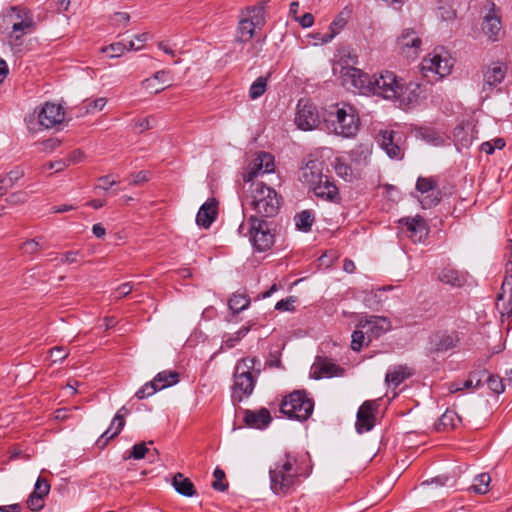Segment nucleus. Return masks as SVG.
Here are the masks:
<instances>
[{
	"label": "nucleus",
	"mask_w": 512,
	"mask_h": 512,
	"mask_svg": "<svg viewBox=\"0 0 512 512\" xmlns=\"http://www.w3.org/2000/svg\"><path fill=\"white\" fill-rule=\"evenodd\" d=\"M296 463V457L290 452H285L270 466V489L275 495L287 496L294 489L300 476Z\"/></svg>",
	"instance_id": "1"
},
{
	"label": "nucleus",
	"mask_w": 512,
	"mask_h": 512,
	"mask_svg": "<svg viewBox=\"0 0 512 512\" xmlns=\"http://www.w3.org/2000/svg\"><path fill=\"white\" fill-rule=\"evenodd\" d=\"M261 373V362L256 357H245L237 361L233 373L231 399L240 403L252 395Z\"/></svg>",
	"instance_id": "2"
},
{
	"label": "nucleus",
	"mask_w": 512,
	"mask_h": 512,
	"mask_svg": "<svg viewBox=\"0 0 512 512\" xmlns=\"http://www.w3.org/2000/svg\"><path fill=\"white\" fill-rule=\"evenodd\" d=\"M324 162L308 159L301 168L300 180L307 184L318 198L335 201L339 197L338 188L327 174L323 173Z\"/></svg>",
	"instance_id": "3"
},
{
	"label": "nucleus",
	"mask_w": 512,
	"mask_h": 512,
	"mask_svg": "<svg viewBox=\"0 0 512 512\" xmlns=\"http://www.w3.org/2000/svg\"><path fill=\"white\" fill-rule=\"evenodd\" d=\"M250 201L253 216L267 220L278 215L281 206V196L272 187L263 182H252L250 184Z\"/></svg>",
	"instance_id": "4"
},
{
	"label": "nucleus",
	"mask_w": 512,
	"mask_h": 512,
	"mask_svg": "<svg viewBox=\"0 0 512 512\" xmlns=\"http://www.w3.org/2000/svg\"><path fill=\"white\" fill-rule=\"evenodd\" d=\"M328 129L345 138L354 137L359 130V116L349 104H336L331 107L325 119Z\"/></svg>",
	"instance_id": "5"
},
{
	"label": "nucleus",
	"mask_w": 512,
	"mask_h": 512,
	"mask_svg": "<svg viewBox=\"0 0 512 512\" xmlns=\"http://www.w3.org/2000/svg\"><path fill=\"white\" fill-rule=\"evenodd\" d=\"M314 409V402L305 391L295 390L285 396L280 404V412L290 419L307 420Z\"/></svg>",
	"instance_id": "6"
},
{
	"label": "nucleus",
	"mask_w": 512,
	"mask_h": 512,
	"mask_svg": "<svg viewBox=\"0 0 512 512\" xmlns=\"http://www.w3.org/2000/svg\"><path fill=\"white\" fill-rule=\"evenodd\" d=\"M249 221L251 224V240L255 249L259 252L269 250L274 243V235L271 233L270 223L256 216H251Z\"/></svg>",
	"instance_id": "7"
},
{
	"label": "nucleus",
	"mask_w": 512,
	"mask_h": 512,
	"mask_svg": "<svg viewBox=\"0 0 512 512\" xmlns=\"http://www.w3.org/2000/svg\"><path fill=\"white\" fill-rule=\"evenodd\" d=\"M401 81L391 71H385L379 75H373L372 94L379 95L384 99H395L399 92Z\"/></svg>",
	"instance_id": "8"
},
{
	"label": "nucleus",
	"mask_w": 512,
	"mask_h": 512,
	"mask_svg": "<svg viewBox=\"0 0 512 512\" xmlns=\"http://www.w3.org/2000/svg\"><path fill=\"white\" fill-rule=\"evenodd\" d=\"M422 39L419 31L405 28L397 38L399 52L408 59H415L421 52Z\"/></svg>",
	"instance_id": "9"
},
{
	"label": "nucleus",
	"mask_w": 512,
	"mask_h": 512,
	"mask_svg": "<svg viewBox=\"0 0 512 512\" xmlns=\"http://www.w3.org/2000/svg\"><path fill=\"white\" fill-rule=\"evenodd\" d=\"M295 124L303 131H311L320 124V116L316 106L307 100L300 99L295 115Z\"/></svg>",
	"instance_id": "10"
},
{
	"label": "nucleus",
	"mask_w": 512,
	"mask_h": 512,
	"mask_svg": "<svg viewBox=\"0 0 512 512\" xmlns=\"http://www.w3.org/2000/svg\"><path fill=\"white\" fill-rule=\"evenodd\" d=\"M343 82L355 88L360 94L372 92L373 76L355 67H346L342 72Z\"/></svg>",
	"instance_id": "11"
},
{
	"label": "nucleus",
	"mask_w": 512,
	"mask_h": 512,
	"mask_svg": "<svg viewBox=\"0 0 512 512\" xmlns=\"http://www.w3.org/2000/svg\"><path fill=\"white\" fill-rule=\"evenodd\" d=\"M421 66L424 72H432L438 75L439 78H443L450 74L453 67V59L447 54L443 56L434 51L422 60Z\"/></svg>",
	"instance_id": "12"
},
{
	"label": "nucleus",
	"mask_w": 512,
	"mask_h": 512,
	"mask_svg": "<svg viewBox=\"0 0 512 512\" xmlns=\"http://www.w3.org/2000/svg\"><path fill=\"white\" fill-rule=\"evenodd\" d=\"M357 327L365 329L368 338L366 345H368L372 339L378 338L384 332L390 330L391 323L385 317L371 315L361 317L357 323Z\"/></svg>",
	"instance_id": "13"
},
{
	"label": "nucleus",
	"mask_w": 512,
	"mask_h": 512,
	"mask_svg": "<svg viewBox=\"0 0 512 512\" xmlns=\"http://www.w3.org/2000/svg\"><path fill=\"white\" fill-rule=\"evenodd\" d=\"M416 189L421 194H426L420 201L424 209L436 206L441 200V191L437 189V182L432 177H419Z\"/></svg>",
	"instance_id": "14"
},
{
	"label": "nucleus",
	"mask_w": 512,
	"mask_h": 512,
	"mask_svg": "<svg viewBox=\"0 0 512 512\" xmlns=\"http://www.w3.org/2000/svg\"><path fill=\"white\" fill-rule=\"evenodd\" d=\"M402 134L395 131H380L378 134V143L386 154L392 159H401L403 149L400 146Z\"/></svg>",
	"instance_id": "15"
},
{
	"label": "nucleus",
	"mask_w": 512,
	"mask_h": 512,
	"mask_svg": "<svg viewBox=\"0 0 512 512\" xmlns=\"http://www.w3.org/2000/svg\"><path fill=\"white\" fill-rule=\"evenodd\" d=\"M34 28L35 22L33 15L27 16V14H24V20L12 23L11 32L9 34V44L13 51L18 52L21 50L23 36L32 33Z\"/></svg>",
	"instance_id": "16"
},
{
	"label": "nucleus",
	"mask_w": 512,
	"mask_h": 512,
	"mask_svg": "<svg viewBox=\"0 0 512 512\" xmlns=\"http://www.w3.org/2000/svg\"><path fill=\"white\" fill-rule=\"evenodd\" d=\"M483 92H490L501 84L506 76L507 67L501 62H493L483 68Z\"/></svg>",
	"instance_id": "17"
},
{
	"label": "nucleus",
	"mask_w": 512,
	"mask_h": 512,
	"mask_svg": "<svg viewBox=\"0 0 512 512\" xmlns=\"http://www.w3.org/2000/svg\"><path fill=\"white\" fill-rule=\"evenodd\" d=\"M65 113L59 104L46 102L38 112L39 124L44 128H52L64 121Z\"/></svg>",
	"instance_id": "18"
},
{
	"label": "nucleus",
	"mask_w": 512,
	"mask_h": 512,
	"mask_svg": "<svg viewBox=\"0 0 512 512\" xmlns=\"http://www.w3.org/2000/svg\"><path fill=\"white\" fill-rule=\"evenodd\" d=\"M344 369L327 358L318 357L311 367V376L314 379L331 378L343 375Z\"/></svg>",
	"instance_id": "19"
},
{
	"label": "nucleus",
	"mask_w": 512,
	"mask_h": 512,
	"mask_svg": "<svg viewBox=\"0 0 512 512\" xmlns=\"http://www.w3.org/2000/svg\"><path fill=\"white\" fill-rule=\"evenodd\" d=\"M399 223L407 227V230L410 232V238L414 242H421L428 235L426 222L421 216L402 218L399 220Z\"/></svg>",
	"instance_id": "20"
},
{
	"label": "nucleus",
	"mask_w": 512,
	"mask_h": 512,
	"mask_svg": "<svg viewBox=\"0 0 512 512\" xmlns=\"http://www.w3.org/2000/svg\"><path fill=\"white\" fill-rule=\"evenodd\" d=\"M375 425V416L373 414V403L365 401L357 412L356 430L358 433L370 431Z\"/></svg>",
	"instance_id": "21"
},
{
	"label": "nucleus",
	"mask_w": 512,
	"mask_h": 512,
	"mask_svg": "<svg viewBox=\"0 0 512 512\" xmlns=\"http://www.w3.org/2000/svg\"><path fill=\"white\" fill-rule=\"evenodd\" d=\"M272 421L270 412L266 408H260L259 410H244V422L247 426L264 429Z\"/></svg>",
	"instance_id": "22"
},
{
	"label": "nucleus",
	"mask_w": 512,
	"mask_h": 512,
	"mask_svg": "<svg viewBox=\"0 0 512 512\" xmlns=\"http://www.w3.org/2000/svg\"><path fill=\"white\" fill-rule=\"evenodd\" d=\"M421 85L418 83L410 82L404 85L402 82L399 87L397 99L401 105L410 106L416 104L421 96Z\"/></svg>",
	"instance_id": "23"
},
{
	"label": "nucleus",
	"mask_w": 512,
	"mask_h": 512,
	"mask_svg": "<svg viewBox=\"0 0 512 512\" xmlns=\"http://www.w3.org/2000/svg\"><path fill=\"white\" fill-rule=\"evenodd\" d=\"M217 216V201L210 199L199 209L196 216V223L203 228H209Z\"/></svg>",
	"instance_id": "24"
},
{
	"label": "nucleus",
	"mask_w": 512,
	"mask_h": 512,
	"mask_svg": "<svg viewBox=\"0 0 512 512\" xmlns=\"http://www.w3.org/2000/svg\"><path fill=\"white\" fill-rule=\"evenodd\" d=\"M459 339L454 334H437L431 338L430 341V352H447L457 346Z\"/></svg>",
	"instance_id": "25"
},
{
	"label": "nucleus",
	"mask_w": 512,
	"mask_h": 512,
	"mask_svg": "<svg viewBox=\"0 0 512 512\" xmlns=\"http://www.w3.org/2000/svg\"><path fill=\"white\" fill-rule=\"evenodd\" d=\"M497 306L508 316L512 315V276L506 277L497 296Z\"/></svg>",
	"instance_id": "26"
},
{
	"label": "nucleus",
	"mask_w": 512,
	"mask_h": 512,
	"mask_svg": "<svg viewBox=\"0 0 512 512\" xmlns=\"http://www.w3.org/2000/svg\"><path fill=\"white\" fill-rule=\"evenodd\" d=\"M125 426V419H121L119 415H115L110 423V426L102 435L97 439L96 445L103 449L106 447L108 442L115 438L123 430Z\"/></svg>",
	"instance_id": "27"
},
{
	"label": "nucleus",
	"mask_w": 512,
	"mask_h": 512,
	"mask_svg": "<svg viewBox=\"0 0 512 512\" xmlns=\"http://www.w3.org/2000/svg\"><path fill=\"white\" fill-rule=\"evenodd\" d=\"M410 376H412V371L407 366H393L386 373L385 381L388 385L396 388Z\"/></svg>",
	"instance_id": "28"
},
{
	"label": "nucleus",
	"mask_w": 512,
	"mask_h": 512,
	"mask_svg": "<svg viewBox=\"0 0 512 512\" xmlns=\"http://www.w3.org/2000/svg\"><path fill=\"white\" fill-rule=\"evenodd\" d=\"M392 290V286H384L377 290H371L365 293L363 303L365 307L371 310H378L381 304L384 302L383 294L385 291Z\"/></svg>",
	"instance_id": "29"
},
{
	"label": "nucleus",
	"mask_w": 512,
	"mask_h": 512,
	"mask_svg": "<svg viewBox=\"0 0 512 512\" xmlns=\"http://www.w3.org/2000/svg\"><path fill=\"white\" fill-rule=\"evenodd\" d=\"M172 485L177 493L185 497H192L196 494V490L191 480L181 473H177L174 476Z\"/></svg>",
	"instance_id": "30"
},
{
	"label": "nucleus",
	"mask_w": 512,
	"mask_h": 512,
	"mask_svg": "<svg viewBox=\"0 0 512 512\" xmlns=\"http://www.w3.org/2000/svg\"><path fill=\"white\" fill-rule=\"evenodd\" d=\"M439 280L453 287H461L466 282V277L452 268H444L439 274Z\"/></svg>",
	"instance_id": "31"
},
{
	"label": "nucleus",
	"mask_w": 512,
	"mask_h": 512,
	"mask_svg": "<svg viewBox=\"0 0 512 512\" xmlns=\"http://www.w3.org/2000/svg\"><path fill=\"white\" fill-rule=\"evenodd\" d=\"M179 382V373L176 371L159 372L153 379L158 390L171 387Z\"/></svg>",
	"instance_id": "32"
},
{
	"label": "nucleus",
	"mask_w": 512,
	"mask_h": 512,
	"mask_svg": "<svg viewBox=\"0 0 512 512\" xmlns=\"http://www.w3.org/2000/svg\"><path fill=\"white\" fill-rule=\"evenodd\" d=\"M24 176V171L16 167L6 175L0 178V192H5L14 187V185Z\"/></svg>",
	"instance_id": "33"
},
{
	"label": "nucleus",
	"mask_w": 512,
	"mask_h": 512,
	"mask_svg": "<svg viewBox=\"0 0 512 512\" xmlns=\"http://www.w3.org/2000/svg\"><path fill=\"white\" fill-rule=\"evenodd\" d=\"M483 32L493 40H496L500 29H501V22L500 19L494 15H487L484 19L483 25H482Z\"/></svg>",
	"instance_id": "34"
},
{
	"label": "nucleus",
	"mask_w": 512,
	"mask_h": 512,
	"mask_svg": "<svg viewBox=\"0 0 512 512\" xmlns=\"http://www.w3.org/2000/svg\"><path fill=\"white\" fill-rule=\"evenodd\" d=\"M250 297L245 293H234L229 299L228 305L233 313H240L250 305Z\"/></svg>",
	"instance_id": "35"
},
{
	"label": "nucleus",
	"mask_w": 512,
	"mask_h": 512,
	"mask_svg": "<svg viewBox=\"0 0 512 512\" xmlns=\"http://www.w3.org/2000/svg\"><path fill=\"white\" fill-rule=\"evenodd\" d=\"M459 422H461V418L455 411L446 410L445 413L440 417L436 425V429L441 431L448 428H455Z\"/></svg>",
	"instance_id": "36"
},
{
	"label": "nucleus",
	"mask_w": 512,
	"mask_h": 512,
	"mask_svg": "<svg viewBox=\"0 0 512 512\" xmlns=\"http://www.w3.org/2000/svg\"><path fill=\"white\" fill-rule=\"evenodd\" d=\"M24 14L27 16H32V12L30 9L24 6H11L5 13V20L12 25V23L20 22L24 20Z\"/></svg>",
	"instance_id": "37"
},
{
	"label": "nucleus",
	"mask_w": 512,
	"mask_h": 512,
	"mask_svg": "<svg viewBox=\"0 0 512 512\" xmlns=\"http://www.w3.org/2000/svg\"><path fill=\"white\" fill-rule=\"evenodd\" d=\"M255 28L257 27L252 20L241 19L238 25L237 41L248 42L253 37Z\"/></svg>",
	"instance_id": "38"
},
{
	"label": "nucleus",
	"mask_w": 512,
	"mask_h": 512,
	"mask_svg": "<svg viewBox=\"0 0 512 512\" xmlns=\"http://www.w3.org/2000/svg\"><path fill=\"white\" fill-rule=\"evenodd\" d=\"M263 173L261 153H259L255 159L249 164L247 171L243 174L244 182H253V179Z\"/></svg>",
	"instance_id": "39"
},
{
	"label": "nucleus",
	"mask_w": 512,
	"mask_h": 512,
	"mask_svg": "<svg viewBox=\"0 0 512 512\" xmlns=\"http://www.w3.org/2000/svg\"><path fill=\"white\" fill-rule=\"evenodd\" d=\"M486 375V369H480L470 372L468 379L463 382V387L465 389L481 387L483 385V381Z\"/></svg>",
	"instance_id": "40"
},
{
	"label": "nucleus",
	"mask_w": 512,
	"mask_h": 512,
	"mask_svg": "<svg viewBox=\"0 0 512 512\" xmlns=\"http://www.w3.org/2000/svg\"><path fill=\"white\" fill-rule=\"evenodd\" d=\"M490 480L491 478L487 473L479 474L474 478V483L468 488V490L473 491L476 494H485L488 492Z\"/></svg>",
	"instance_id": "41"
},
{
	"label": "nucleus",
	"mask_w": 512,
	"mask_h": 512,
	"mask_svg": "<svg viewBox=\"0 0 512 512\" xmlns=\"http://www.w3.org/2000/svg\"><path fill=\"white\" fill-rule=\"evenodd\" d=\"M346 25V20L339 16L329 26V32L325 33L322 38V43H329L334 37L340 32V30Z\"/></svg>",
	"instance_id": "42"
},
{
	"label": "nucleus",
	"mask_w": 512,
	"mask_h": 512,
	"mask_svg": "<svg viewBox=\"0 0 512 512\" xmlns=\"http://www.w3.org/2000/svg\"><path fill=\"white\" fill-rule=\"evenodd\" d=\"M268 78L264 76L258 77L249 88V97L252 100L258 99L261 97L267 88Z\"/></svg>",
	"instance_id": "43"
},
{
	"label": "nucleus",
	"mask_w": 512,
	"mask_h": 512,
	"mask_svg": "<svg viewBox=\"0 0 512 512\" xmlns=\"http://www.w3.org/2000/svg\"><path fill=\"white\" fill-rule=\"evenodd\" d=\"M296 227L298 230L309 231L314 222V216L309 210H303L295 217Z\"/></svg>",
	"instance_id": "44"
},
{
	"label": "nucleus",
	"mask_w": 512,
	"mask_h": 512,
	"mask_svg": "<svg viewBox=\"0 0 512 512\" xmlns=\"http://www.w3.org/2000/svg\"><path fill=\"white\" fill-rule=\"evenodd\" d=\"M371 156V148L367 144H360L351 151V158L357 163L366 162Z\"/></svg>",
	"instance_id": "45"
},
{
	"label": "nucleus",
	"mask_w": 512,
	"mask_h": 512,
	"mask_svg": "<svg viewBox=\"0 0 512 512\" xmlns=\"http://www.w3.org/2000/svg\"><path fill=\"white\" fill-rule=\"evenodd\" d=\"M485 383L487 384L488 388L495 394H501L505 390V386L503 384V380L501 377L493 374H489L487 372V375L485 376Z\"/></svg>",
	"instance_id": "46"
},
{
	"label": "nucleus",
	"mask_w": 512,
	"mask_h": 512,
	"mask_svg": "<svg viewBox=\"0 0 512 512\" xmlns=\"http://www.w3.org/2000/svg\"><path fill=\"white\" fill-rule=\"evenodd\" d=\"M250 330L248 326H242L237 332L231 335L225 336L223 344L226 348H233L237 342H239Z\"/></svg>",
	"instance_id": "47"
},
{
	"label": "nucleus",
	"mask_w": 512,
	"mask_h": 512,
	"mask_svg": "<svg viewBox=\"0 0 512 512\" xmlns=\"http://www.w3.org/2000/svg\"><path fill=\"white\" fill-rule=\"evenodd\" d=\"M248 17L246 20H252L256 27H261L264 24V8L261 6H253L247 8Z\"/></svg>",
	"instance_id": "48"
},
{
	"label": "nucleus",
	"mask_w": 512,
	"mask_h": 512,
	"mask_svg": "<svg viewBox=\"0 0 512 512\" xmlns=\"http://www.w3.org/2000/svg\"><path fill=\"white\" fill-rule=\"evenodd\" d=\"M148 448L146 447V444L144 442L135 444L132 449L128 452H125L123 455V459H135L140 460L143 459L148 452Z\"/></svg>",
	"instance_id": "49"
},
{
	"label": "nucleus",
	"mask_w": 512,
	"mask_h": 512,
	"mask_svg": "<svg viewBox=\"0 0 512 512\" xmlns=\"http://www.w3.org/2000/svg\"><path fill=\"white\" fill-rule=\"evenodd\" d=\"M107 104V99L104 97L94 99V100H86L83 104L82 109L85 110L87 114H93L95 112L101 111L105 105Z\"/></svg>",
	"instance_id": "50"
},
{
	"label": "nucleus",
	"mask_w": 512,
	"mask_h": 512,
	"mask_svg": "<svg viewBox=\"0 0 512 512\" xmlns=\"http://www.w3.org/2000/svg\"><path fill=\"white\" fill-rule=\"evenodd\" d=\"M365 334L366 333L363 330H355L352 333L351 349L353 351L359 352L362 349V347L365 344V339H366Z\"/></svg>",
	"instance_id": "51"
},
{
	"label": "nucleus",
	"mask_w": 512,
	"mask_h": 512,
	"mask_svg": "<svg viewBox=\"0 0 512 512\" xmlns=\"http://www.w3.org/2000/svg\"><path fill=\"white\" fill-rule=\"evenodd\" d=\"M127 50L126 44L122 42L112 43L103 49V52L107 53L110 57H120Z\"/></svg>",
	"instance_id": "52"
},
{
	"label": "nucleus",
	"mask_w": 512,
	"mask_h": 512,
	"mask_svg": "<svg viewBox=\"0 0 512 512\" xmlns=\"http://www.w3.org/2000/svg\"><path fill=\"white\" fill-rule=\"evenodd\" d=\"M49 492H50L49 482L45 478L38 477V479L36 480V483L34 485V490L32 493L44 498L45 496H47L49 494Z\"/></svg>",
	"instance_id": "53"
},
{
	"label": "nucleus",
	"mask_w": 512,
	"mask_h": 512,
	"mask_svg": "<svg viewBox=\"0 0 512 512\" xmlns=\"http://www.w3.org/2000/svg\"><path fill=\"white\" fill-rule=\"evenodd\" d=\"M213 476L214 481L212 483V487L217 491L224 492L228 488V484L222 482L225 478V472L220 468H216L213 472Z\"/></svg>",
	"instance_id": "54"
},
{
	"label": "nucleus",
	"mask_w": 512,
	"mask_h": 512,
	"mask_svg": "<svg viewBox=\"0 0 512 512\" xmlns=\"http://www.w3.org/2000/svg\"><path fill=\"white\" fill-rule=\"evenodd\" d=\"M27 507L33 511H40L44 507V498L31 493L26 501Z\"/></svg>",
	"instance_id": "55"
},
{
	"label": "nucleus",
	"mask_w": 512,
	"mask_h": 512,
	"mask_svg": "<svg viewBox=\"0 0 512 512\" xmlns=\"http://www.w3.org/2000/svg\"><path fill=\"white\" fill-rule=\"evenodd\" d=\"M156 391H158L155 384H153V380L144 384L135 394L138 399H144L149 396H152Z\"/></svg>",
	"instance_id": "56"
},
{
	"label": "nucleus",
	"mask_w": 512,
	"mask_h": 512,
	"mask_svg": "<svg viewBox=\"0 0 512 512\" xmlns=\"http://www.w3.org/2000/svg\"><path fill=\"white\" fill-rule=\"evenodd\" d=\"M335 171L338 176H340L346 180L352 176L351 167L349 165H347L346 163L340 161V159H336Z\"/></svg>",
	"instance_id": "57"
},
{
	"label": "nucleus",
	"mask_w": 512,
	"mask_h": 512,
	"mask_svg": "<svg viewBox=\"0 0 512 512\" xmlns=\"http://www.w3.org/2000/svg\"><path fill=\"white\" fill-rule=\"evenodd\" d=\"M156 124V120L153 116H148L143 119H139L135 122L134 128L139 129V132H144L146 130H149L153 128Z\"/></svg>",
	"instance_id": "58"
},
{
	"label": "nucleus",
	"mask_w": 512,
	"mask_h": 512,
	"mask_svg": "<svg viewBox=\"0 0 512 512\" xmlns=\"http://www.w3.org/2000/svg\"><path fill=\"white\" fill-rule=\"evenodd\" d=\"M296 302L295 296H289L285 299H281L275 305V309L279 311H293L294 303Z\"/></svg>",
	"instance_id": "59"
},
{
	"label": "nucleus",
	"mask_w": 512,
	"mask_h": 512,
	"mask_svg": "<svg viewBox=\"0 0 512 512\" xmlns=\"http://www.w3.org/2000/svg\"><path fill=\"white\" fill-rule=\"evenodd\" d=\"M261 153V161L263 167V173H270L274 170V157L266 152Z\"/></svg>",
	"instance_id": "60"
},
{
	"label": "nucleus",
	"mask_w": 512,
	"mask_h": 512,
	"mask_svg": "<svg viewBox=\"0 0 512 512\" xmlns=\"http://www.w3.org/2000/svg\"><path fill=\"white\" fill-rule=\"evenodd\" d=\"M52 363L61 362L68 356V353L63 347H53L49 351Z\"/></svg>",
	"instance_id": "61"
},
{
	"label": "nucleus",
	"mask_w": 512,
	"mask_h": 512,
	"mask_svg": "<svg viewBox=\"0 0 512 512\" xmlns=\"http://www.w3.org/2000/svg\"><path fill=\"white\" fill-rule=\"evenodd\" d=\"M39 249H41V245L36 239L28 240L22 245V250L25 254H34Z\"/></svg>",
	"instance_id": "62"
},
{
	"label": "nucleus",
	"mask_w": 512,
	"mask_h": 512,
	"mask_svg": "<svg viewBox=\"0 0 512 512\" xmlns=\"http://www.w3.org/2000/svg\"><path fill=\"white\" fill-rule=\"evenodd\" d=\"M115 184H117V180L111 179V176H101L98 178V184L95 189H102L106 191Z\"/></svg>",
	"instance_id": "63"
},
{
	"label": "nucleus",
	"mask_w": 512,
	"mask_h": 512,
	"mask_svg": "<svg viewBox=\"0 0 512 512\" xmlns=\"http://www.w3.org/2000/svg\"><path fill=\"white\" fill-rule=\"evenodd\" d=\"M81 256L80 251H68L62 255L60 258V263L62 264H73L78 262L79 257Z\"/></svg>",
	"instance_id": "64"
}]
</instances>
